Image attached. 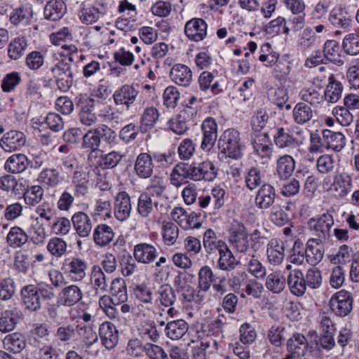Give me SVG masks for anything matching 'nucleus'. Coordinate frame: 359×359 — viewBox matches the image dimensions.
I'll use <instances>...</instances> for the list:
<instances>
[{"mask_svg":"<svg viewBox=\"0 0 359 359\" xmlns=\"http://www.w3.org/2000/svg\"><path fill=\"white\" fill-rule=\"evenodd\" d=\"M93 236L97 246L104 247L113 241L115 233L109 225L100 224L95 228Z\"/></svg>","mask_w":359,"mask_h":359,"instance_id":"obj_38","label":"nucleus"},{"mask_svg":"<svg viewBox=\"0 0 359 359\" xmlns=\"http://www.w3.org/2000/svg\"><path fill=\"white\" fill-rule=\"evenodd\" d=\"M341 48L347 55L355 56L359 54V34L357 32L346 34L341 44Z\"/></svg>","mask_w":359,"mask_h":359,"instance_id":"obj_59","label":"nucleus"},{"mask_svg":"<svg viewBox=\"0 0 359 359\" xmlns=\"http://www.w3.org/2000/svg\"><path fill=\"white\" fill-rule=\"evenodd\" d=\"M333 210H328L318 217L309 219L308 224L313 234L321 243H325L331 236V228L334 225Z\"/></svg>","mask_w":359,"mask_h":359,"instance_id":"obj_2","label":"nucleus"},{"mask_svg":"<svg viewBox=\"0 0 359 359\" xmlns=\"http://www.w3.org/2000/svg\"><path fill=\"white\" fill-rule=\"evenodd\" d=\"M188 330L187 323L182 319L172 320L166 324L165 333L172 340L181 339Z\"/></svg>","mask_w":359,"mask_h":359,"instance_id":"obj_44","label":"nucleus"},{"mask_svg":"<svg viewBox=\"0 0 359 359\" xmlns=\"http://www.w3.org/2000/svg\"><path fill=\"white\" fill-rule=\"evenodd\" d=\"M287 283L290 292L297 296H302L306 290L304 276L299 269H293L287 275Z\"/></svg>","mask_w":359,"mask_h":359,"instance_id":"obj_27","label":"nucleus"},{"mask_svg":"<svg viewBox=\"0 0 359 359\" xmlns=\"http://www.w3.org/2000/svg\"><path fill=\"white\" fill-rule=\"evenodd\" d=\"M203 137L201 149L205 152L210 151L215 144L217 138V123L212 117L206 118L201 124Z\"/></svg>","mask_w":359,"mask_h":359,"instance_id":"obj_13","label":"nucleus"},{"mask_svg":"<svg viewBox=\"0 0 359 359\" xmlns=\"http://www.w3.org/2000/svg\"><path fill=\"white\" fill-rule=\"evenodd\" d=\"M226 320L225 316L222 315L212 320L206 326L205 332H207V336L214 337L212 343L215 346H217L224 338L223 328L226 323Z\"/></svg>","mask_w":359,"mask_h":359,"instance_id":"obj_33","label":"nucleus"},{"mask_svg":"<svg viewBox=\"0 0 359 359\" xmlns=\"http://www.w3.org/2000/svg\"><path fill=\"white\" fill-rule=\"evenodd\" d=\"M353 302L351 293L341 290L332 296L329 306L334 315L339 317H345L352 311Z\"/></svg>","mask_w":359,"mask_h":359,"instance_id":"obj_5","label":"nucleus"},{"mask_svg":"<svg viewBox=\"0 0 359 359\" xmlns=\"http://www.w3.org/2000/svg\"><path fill=\"white\" fill-rule=\"evenodd\" d=\"M316 238H310L306 248L304 249L306 262L311 265L315 266L323 258V251Z\"/></svg>","mask_w":359,"mask_h":359,"instance_id":"obj_41","label":"nucleus"},{"mask_svg":"<svg viewBox=\"0 0 359 359\" xmlns=\"http://www.w3.org/2000/svg\"><path fill=\"white\" fill-rule=\"evenodd\" d=\"M87 269V262L76 256L66 258L62 266L64 273L74 282L82 281L86 278Z\"/></svg>","mask_w":359,"mask_h":359,"instance_id":"obj_6","label":"nucleus"},{"mask_svg":"<svg viewBox=\"0 0 359 359\" xmlns=\"http://www.w3.org/2000/svg\"><path fill=\"white\" fill-rule=\"evenodd\" d=\"M215 75L213 73L204 71L198 79L199 88L201 90L205 91L210 88L212 94L217 95L222 92V88L217 81H214Z\"/></svg>","mask_w":359,"mask_h":359,"instance_id":"obj_52","label":"nucleus"},{"mask_svg":"<svg viewBox=\"0 0 359 359\" xmlns=\"http://www.w3.org/2000/svg\"><path fill=\"white\" fill-rule=\"evenodd\" d=\"M208 25L200 18H194L188 20L184 25V34L191 41L199 42L207 36Z\"/></svg>","mask_w":359,"mask_h":359,"instance_id":"obj_16","label":"nucleus"},{"mask_svg":"<svg viewBox=\"0 0 359 359\" xmlns=\"http://www.w3.org/2000/svg\"><path fill=\"white\" fill-rule=\"evenodd\" d=\"M27 241V233L18 226L11 227L6 236V243L12 248H21Z\"/></svg>","mask_w":359,"mask_h":359,"instance_id":"obj_48","label":"nucleus"},{"mask_svg":"<svg viewBox=\"0 0 359 359\" xmlns=\"http://www.w3.org/2000/svg\"><path fill=\"white\" fill-rule=\"evenodd\" d=\"M81 148L89 151L88 154V163L90 167L95 164V160L97 158V154L100 150L99 147L101 144V139L97 128L89 130L85 135H82Z\"/></svg>","mask_w":359,"mask_h":359,"instance_id":"obj_10","label":"nucleus"},{"mask_svg":"<svg viewBox=\"0 0 359 359\" xmlns=\"http://www.w3.org/2000/svg\"><path fill=\"white\" fill-rule=\"evenodd\" d=\"M72 187L74 196L80 198H85L89 193V180L85 172L81 170H75L72 177Z\"/></svg>","mask_w":359,"mask_h":359,"instance_id":"obj_31","label":"nucleus"},{"mask_svg":"<svg viewBox=\"0 0 359 359\" xmlns=\"http://www.w3.org/2000/svg\"><path fill=\"white\" fill-rule=\"evenodd\" d=\"M38 180L49 187H57L62 180L59 170L56 168H45L39 175Z\"/></svg>","mask_w":359,"mask_h":359,"instance_id":"obj_57","label":"nucleus"},{"mask_svg":"<svg viewBox=\"0 0 359 359\" xmlns=\"http://www.w3.org/2000/svg\"><path fill=\"white\" fill-rule=\"evenodd\" d=\"M27 47V39L25 36L14 38L8 45V57L12 60L19 59L24 54Z\"/></svg>","mask_w":359,"mask_h":359,"instance_id":"obj_56","label":"nucleus"},{"mask_svg":"<svg viewBox=\"0 0 359 359\" xmlns=\"http://www.w3.org/2000/svg\"><path fill=\"white\" fill-rule=\"evenodd\" d=\"M179 235L177 226L172 222H164L162 226V237L163 242L167 245H172L175 242Z\"/></svg>","mask_w":359,"mask_h":359,"instance_id":"obj_64","label":"nucleus"},{"mask_svg":"<svg viewBox=\"0 0 359 359\" xmlns=\"http://www.w3.org/2000/svg\"><path fill=\"white\" fill-rule=\"evenodd\" d=\"M132 204L130 197L126 191H119L114 198V213L116 218L121 222L130 216Z\"/></svg>","mask_w":359,"mask_h":359,"instance_id":"obj_18","label":"nucleus"},{"mask_svg":"<svg viewBox=\"0 0 359 359\" xmlns=\"http://www.w3.org/2000/svg\"><path fill=\"white\" fill-rule=\"evenodd\" d=\"M29 160L23 154H15L8 158L4 168L9 172L18 174L24 172L28 166Z\"/></svg>","mask_w":359,"mask_h":359,"instance_id":"obj_39","label":"nucleus"},{"mask_svg":"<svg viewBox=\"0 0 359 359\" xmlns=\"http://www.w3.org/2000/svg\"><path fill=\"white\" fill-rule=\"evenodd\" d=\"M229 242L238 252L245 253L250 248V241L245 226L241 222L233 224L229 232Z\"/></svg>","mask_w":359,"mask_h":359,"instance_id":"obj_8","label":"nucleus"},{"mask_svg":"<svg viewBox=\"0 0 359 359\" xmlns=\"http://www.w3.org/2000/svg\"><path fill=\"white\" fill-rule=\"evenodd\" d=\"M56 79L58 88L63 92L67 91L73 84V76L70 64L62 60L51 68Z\"/></svg>","mask_w":359,"mask_h":359,"instance_id":"obj_12","label":"nucleus"},{"mask_svg":"<svg viewBox=\"0 0 359 359\" xmlns=\"http://www.w3.org/2000/svg\"><path fill=\"white\" fill-rule=\"evenodd\" d=\"M327 61L338 66L344 64V56L341 53V47L335 40H327L323 46Z\"/></svg>","mask_w":359,"mask_h":359,"instance_id":"obj_42","label":"nucleus"},{"mask_svg":"<svg viewBox=\"0 0 359 359\" xmlns=\"http://www.w3.org/2000/svg\"><path fill=\"white\" fill-rule=\"evenodd\" d=\"M28 238L35 245L43 243L46 233V230L42 224L39 221V218H36L35 223L32 224L28 229Z\"/></svg>","mask_w":359,"mask_h":359,"instance_id":"obj_61","label":"nucleus"},{"mask_svg":"<svg viewBox=\"0 0 359 359\" xmlns=\"http://www.w3.org/2000/svg\"><path fill=\"white\" fill-rule=\"evenodd\" d=\"M123 155L120 151H111L107 154H102L97 161L95 160L93 167L102 169L114 168L123 159Z\"/></svg>","mask_w":359,"mask_h":359,"instance_id":"obj_43","label":"nucleus"},{"mask_svg":"<svg viewBox=\"0 0 359 359\" xmlns=\"http://www.w3.org/2000/svg\"><path fill=\"white\" fill-rule=\"evenodd\" d=\"M138 94V85L126 83L114 91L112 98L116 105H123L126 109H129L135 102Z\"/></svg>","mask_w":359,"mask_h":359,"instance_id":"obj_9","label":"nucleus"},{"mask_svg":"<svg viewBox=\"0 0 359 359\" xmlns=\"http://www.w3.org/2000/svg\"><path fill=\"white\" fill-rule=\"evenodd\" d=\"M90 280L96 292H105L107 290V277L99 265L92 266Z\"/></svg>","mask_w":359,"mask_h":359,"instance_id":"obj_55","label":"nucleus"},{"mask_svg":"<svg viewBox=\"0 0 359 359\" xmlns=\"http://www.w3.org/2000/svg\"><path fill=\"white\" fill-rule=\"evenodd\" d=\"M73 227L76 233L82 238L88 237L93 228L90 217L83 211L76 212L71 218Z\"/></svg>","mask_w":359,"mask_h":359,"instance_id":"obj_26","label":"nucleus"},{"mask_svg":"<svg viewBox=\"0 0 359 359\" xmlns=\"http://www.w3.org/2000/svg\"><path fill=\"white\" fill-rule=\"evenodd\" d=\"M156 248L147 243H140L133 248V257L138 263L150 264L158 257Z\"/></svg>","mask_w":359,"mask_h":359,"instance_id":"obj_20","label":"nucleus"},{"mask_svg":"<svg viewBox=\"0 0 359 359\" xmlns=\"http://www.w3.org/2000/svg\"><path fill=\"white\" fill-rule=\"evenodd\" d=\"M287 348L289 353L293 358H300L304 356L308 348V341L306 337L302 334H294L288 339Z\"/></svg>","mask_w":359,"mask_h":359,"instance_id":"obj_30","label":"nucleus"},{"mask_svg":"<svg viewBox=\"0 0 359 359\" xmlns=\"http://www.w3.org/2000/svg\"><path fill=\"white\" fill-rule=\"evenodd\" d=\"M295 168V161L292 156L284 154L280 156L276 161V170L278 176L283 180L289 178Z\"/></svg>","mask_w":359,"mask_h":359,"instance_id":"obj_40","label":"nucleus"},{"mask_svg":"<svg viewBox=\"0 0 359 359\" xmlns=\"http://www.w3.org/2000/svg\"><path fill=\"white\" fill-rule=\"evenodd\" d=\"M165 190V185L163 178L154 175L150 179L149 183L144 193L152 197L160 198L163 196Z\"/></svg>","mask_w":359,"mask_h":359,"instance_id":"obj_62","label":"nucleus"},{"mask_svg":"<svg viewBox=\"0 0 359 359\" xmlns=\"http://www.w3.org/2000/svg\"><path fill=\"white\" fill-rule=\"evenodd\" d=\"M322 134L326 149L339 151L345 147L346 138L341 133L327 129L323 130Z\"/></svg>","mask_w":359,"mask_h":359,"instance_id":"obj_32","label":"nucleus"},{"mask_svg":"<svg viewBox=\"0 0 359 359\" xmlns=\"http://www.w3.org/2000/svg\"><path fill=\"white\" fill-rule=\"evenodd\" d=\"M328 20L335 27L343 29L349 27L352 22L348 11L341 6H336L330 11Z\"/></svg>","mask_w":359,"mask_h":359,"instance_id":"obj_34","label":"nucleus"},{"mask_svg":"<svg viewBox=\"0 0 359 359\" xmlns=\"http://www.w3.org/2000/svg\"><path fill=\"white\" fill-rule=\"evenodd\" d=\"M284 242L277 238L271 239L266 247V256L268 262L274 266L280 264L285 257Z\"/></svg>","mask_w":359,"mask_h":359,"instance_id":"obj_24","label":"nucleus"},{"mask_svg":"<svg viewBox=\"0 0 359 359\" xmlns=\"http://www.w3.org/2000/svg\"><path fill=\"white\" fill-rule=\"evenodd\" d=\"M98 337L102 345L107 350H111L117 345L119 334L116 327L112 323L105 321L99 327Z\"/></svg>","mask_w":359,"mask_h":359,"instance_id":"obj_17","label":"nucleus"},{"mask_svg":"<svg viewBox=\"0 0 359 359\" xmlns=\"http://www.w3.org/2000/svg\"><path fill=\"white\" fill-rule=\"evenodd\" d=\"M32 17V11L27 6H20L13 11L10 15V21L15 25H29Z\"/></svg>","mask_w":359,"mask_h":359,"instance_id":"obj_54","label":"nucleus"},{"mask_svg":"<svg viewBox=\"0 0 359 359\" xmlns=\"http://www.w3.org/2000/svg\"><path fill=\"white\" fill-rule=\"evenodd\" d=\"M20 315L16 310H6L0 316V331L8 332L13 330L19 322Z\"/></svg>","mask_w":359,"mask_h":359,"instance_id":"obj_51","label":"nucleus"},{"mask_svg":"<svg viewBox=\"0 0 359 359\" xmlns=\"http://www.w3.org/2000/svg\"><path fill=\"white\" fill-rule=\"evenodd\" d=\"M169 76L173 83L183 87L189 86L193 77L191 69L188 66L180 63L175 64L172 67Z\"/></svg>","mask_w":359,"mask_h":359,"instance_id":"obj_23","label":"nucleus"},{"mask_svg":"<svg viewBox=\"0 0 359 359\" xmlns=\"http://www.w3.org/2000/svg\"><path fill=\"white\" fill-rule=\"evenodd\" d=\"M26 143L25 134L19 130H11L6 133L0 140V146L6 152H14L21 149Z\"/></svg>","mask_w":359,"mask_h":359,"instance_id":"obj_15","label":"nucleus"},{"mask_svg":"<svg viewBox=\"0 0 359 359\" xmlns=\"http://www.w3.org/2000/svg\"><path fill=\"white\" fill-rule=\"evenodd\" d=\"M313 117L311 107L304 102H298L292 110V118L295 123L304 125L309 122Z\"/></svg>","mask_w":359,"mask_h":359,"instance_id":"obj_45","label":"nucleus"},{"mask_svg":"<svg viewBox=\"0 0 359 359\" xmlns=\"http://www.w3.org/2000/svg\"><path fill=\"white\" fill-rule=\"evenodd\" d=\"M301 134L302 131H298L294 136L290 133L289 128L279 127L276 129L273 142L277 147L289 151L303 144L304 138L301 137Z\"/></svg>","mask_w":359,"mask_h":359,"instance_id":"obj_7","label":"nucleus"},{"mask_svg":"<svg viewBox=\"0 0 359 359\" xmlns=\"http://www.w3.org/2000/svg\"><path fill=\"white\" fill-rule=\"evenodd\" d=\"M176 300L175 289L168 284L161 285L156 292V299L155 300L156 307L161 311L159 316H163L165 308H168L165 311L166 314L170 318L174 317L177 313V311L173 307Z\"/></svg>","mask_w":359,"mask_h":359,"instance_id":"obj_3","label":"nucleus"},{"mask_svg":"<svg viewBox=\"0 0 359 359\" xmlns=\"http://www.w3.org/2000/svg\"><path fill=\"white\" fill-rule=\"evenodd\" d=\"M191 171L189 163H180L172 170L170 175V184L176 187H180L185 184L187 179L191 180Z\"/></svg>","mask_w":359,"mask_h":359,"instance_id":"obj_37","label":"nucleus"},{"mask_svg":"<svg viewBox=\"0 0 359 359\" xmlns=\"http://www.w3.org/2000/svg\"><path fill=\"white\" fill-rule=\"evenodd\" d=\"M109 292L117 304H121L128 299L126 283L122 278H116L112 280Z\"/></svg>","mask_w":359,"mask_h":359,"instance_id":"obj_47","label":"nucleus"},{"mask_svg":"<svg viewBox=\"0 0 359 359\" xmlns=\"http://www.w3.org/2000/svg\"><path fill=\"white\" fill-rule=\"evenodd\" d=\"M4 348L15 353L21 352L26 346L25 338L19 332L9 334L3 340Z\"/></svg>","mask_w":359,"mask_h":359,"instance_id":"obj_46","label":"nucleus"},{"mask_svg":"<svg viewBox=\"0 0 359 359\" xmlns=\"http://www.w3.org/2000/svg\"><path fill=\"white\" fill-rule=\"evenodd\" d=\"M22 305L25 309L35 312L41 308V297H39L35 285L29 284L23 286L20 290Z\"/></svg>","mask_w":359,"mask_h":359,"instance_id":"obj_19","label":"nucleus"},{"mask_svg":"<svg viewBox=\"0 0 359 359\" xmlns=\"http://www.w3.org/2000/svg\"><path fill=\"white\" fill-rule=\"evenodd\" d=\"M244 145L241 142L240 133L235 128H228L218 140V149L221 154L233 159L241 158Z\"/></svg>","mask_w":359,"mask_h":359,"instance_id":"obj_1","label":"nucleus"},{"mask_svg":"<svg viewBox=\"0 0 359 359\" xmlns=\"http://www.w3.org/2000/svg\"><path fill=\"white\" fill-rule=\"evenodd\" d=\"M277 198L278 195L275 187L269 183H264L256 193L255 203L260 210H269L276 205Z\"/></svg>","mask_w":359,"mask_h":359,"instance_id":"obj_11","label":"nucleus"},{"mask_svg":"<svg viewBox=\"0 0 359 359\" xmlns=\"http://www.w3.org/2000/svg\"><path fill=\"white\" fill-rule=\"evenodd\" d=\"M158 205V203L154 201L152 196L142 192L140 194L137 200V214L142 218H149L154 213Z\"/></svg>","mask_w":359,"mask_h":359,"instance_id":"obj_35","label":"nucleus"},{"mask_svg":"<svg viewBox=\"0 0 359 359\" xmlns=\"http://www.w3.org/2000/svg\"><path fill=\"white\" fill-rule=\"evenodd\" d=\"M154 168L153 158L149 154L142 152L137 156L134 164V172L139 178L144 180L151 177Z\"/></svg>","mask_w":359,"mask_h":359,"instance_id":"obj_21","label":"nucleus"},{"mask_svg":"<svg viewBox=\"0 0 359 359\" xmlns=\"http://www.w3.org/2000/svg\"><path fill=\"white\" fill-rule=\"evenodd\" d=\"M76 332L88 348L98 341V335L90 325L79 324L76 327Z\"/></svg>","mask_w":359,"mask_h":359,"instance_id":"obj_60","label":"nucleus"},{"mask_svg":"<svg viewBox=\"0 0 359 359\" xmlns=\"http://www.w3.org/2000/svg\"><path fill=\"white\" fill-rule=\"evenodd\" d=\"M67 12V6L63 0H50L44 6L43 17L49 21H57Z\"/></svg>","mask_w":359,"mask_h":359,"instance_id":"obj_29","label":"nucleus"},{"mask_svg":"<svg viewBox=\"0 0 359 359\" xmlns=\"http://www.w3.org/2000/svg\"><path fill=\"white\" fill-rule=\"evenodd\" d=\"M44 189L40 185L27 186L23 194L25 203L29 207H35L43 198Z\"/></svg>","mask_w":359,"mask_h":359,"instance_id":"obj_49","label":"nucleus"},{"mask_svg":"<svg viewBox=\"0 0 359 359\" xmlns=\"http://www.w3.org/2000/svg\"><path fill=\"white\" fill-rule=\"evenodd\" d=\"M76 103L79 109V117L80 122L86 126H90L97 121V116L93 111L97 106L100 105V102L87 95H80L76 97Z\"/></svg>","mask_w":359,"mask_h":359,"instance_id":"obj_4","label":"nucleus"},{"mask_svg":"<svg viewBox=\"0 0 359 359\" xmlns=\"http://www.w3.org/2000/svg\"><path fill=\"white\" fill-rule=\"evenodd\" d=\"M189 165L191 180L193 181H212L217 176L216 168L210 161L192 163Z\"/></svg>","mask_w":359,"mask_h":359,"instance_id":"obj_14","label":"nucleus"},{"mask_svg":"<svg viewBox=\"0 0 359 359\" xmlns=\"http://www.w3.org/2000/svg\"><path fill=\"white\" fill-rule=\"evenodd\" d=\"M333 189L338 193L340 198L346 196L351 191L353 181L351 175L346 172L335 175L332 183Z\"/></svg>","mask_w":359,"mask_h":359,"instance_id":"obj_36","label":"nucleus"},{"mask_svg":"<svg viewBox=\"0 0 359 359\" xmlns=\"http://www.w3.org/2000/svg\"><path fill=\"white\" fill-rule=\"evenodd\" d=\"M218 253L219 259L217 262V267L222 271H233L240 264L227 244L222 245V248L218 250Z\"/></svg>","mask_w":359,"mask_h":359,"instance_id":"obj_28","label":"nucleus"},{"mask_svg":"<svg viewBox=\"0 0 359 359\" xmlns=\"http://www.w3.org/2000/svg\"><path fill=\"white\" fill-rule=\"evenodd\" d=\"M342 90V84L332 75L329 77V83L324 92V98L328 102L335 103L341 97Z\"/></svg>","mask_w":359,"mask_h":359,"instance_id":"obj_53","label":"nucleus"},{"mask_svg":"<svg viewBox=\"0 0 359 359\" xmlns=\"http://www.w3.org/2000/svg\"><path fill=\"white\" fill-rule=\"evenodd\" d=\"M252 145L255 152L261 158L268 161L271 158L273 147L268 133L256 134L252 140Z\"/></svg>","mask_w":359,"mask_h":359,"instance_id":"obj_22","label":"nucleus"},{"mask_svg":"<svg viewBox=\"0 0 359 359\" xmlns=\"http://www.w3.org/2000/svg\"><path fill=\"white\" fill-rule=\"evenodd\" d=\"M83 297L80 287L76 285H69L64 287L58 294V302L65 306H72L77 304Z\"/></svg>","mask_w":359,"mask_h":359,"instance_id":"obj_25","label":"nucleus"},{"mask_svg":"<svg viewBox=\"0 0 359 359\" xmlns=\"http://www.w3.org/2000/svg\"><path fill=\"white\" fill-rule=\"evenodd\" d=\"M299 95L303 101L302 102H307L311 105L320 104L323 99L320 90L315 87L302 88L299 91Z\"/></svg>","mask_w":359,"mask_h":359,"instance_id":"obj_63","label":"nucleus"},{"mask_svg":"<svg viewBox=\"0 0 359 359\" xmlns=\"http://www.w3.org/2000/svg\"><path fill=\"white\" fill-rule=\"evenodd\" d=\"M215 278L212 269L208 266H202L198 273V287L203 292H207L214 283Z\"/></svg>","mask_w":359,"mask_h":359,"instance_id":"obj_58","label":"nucleus"},{"mask_svg":"<svg viewBox=\"0 0 359 359\" xmlns=\"http://www.w3.org/2000/svg\"><path fill=\"white\" fill-rule=\"evenodd\" d=\"M226 244V243L224 241L217 238L216 232L212 229H208L204 232L203 237V245L206 253L211 254L216 250L218 251L222 248V245Z\"/></svg>","mask_w":359,"mask_h":359,"instance_id":"obj_50","label":"nucleus"}]
</instances>
